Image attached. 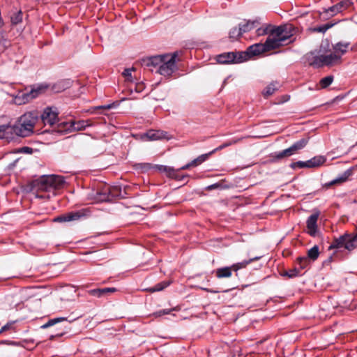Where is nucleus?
Here are the masks:
<instances>
[{"label": "nucleus", "mask_w": 357, "mask_h": 357, "mask_svg": "<svg viewBox=\"0 0 357 357\" xmlns=\"http://www.w3.org/2000/svg\"><path fill=\"white\" fill-rule=\"evenodd\" d=\"M190 167H193V165H191V162H190V163H188V164H187V165H185L183 166L182 167H181L180 169H178V171H179L180 169H187L190 168Z\"/></svg>", "instance_id": "8fccbe9b"}, {"label": "nucleus", "mask_w": 357, "mask_h": 357, "mask_svg": "<svg viewBox=\"0 0 357 357\" xmlns=\"http://www.w3.org/2000/svg\"><path fill=\"white\" fill-rule=\"evenodd\" d=\"M80 217L81 215L79 212H72L56 218L54 219V221L60 222H70L72 220H78Z\"/></svg>", "instance_id": "6ab92c4d"}, {"label": "nucleus", "mask_w": 357, "mask_h": 357, "mask_svg": "<svg viewBox=\"0 0 357 357\" xmlns=\"http://www.w3.org/2000/svg\"><path fill=\"white\" fill-rule=\"evenodd\" d=\"M155 131H156V130H152V129H151V130H147V131H146V132H142V134H146V135H148V134H152V133H151V132H155Z\"/></svg>", "instance_id": "3c124183"}, {"label": "nucleus", "mask_w": 357, "mask_h": 357, "mask_svg": "<svg viewBox=\"0 0 357 357\" xmlns=\"http://www.w3.org/2000/svg\"><path fill=\"white\" fill-rule=\"evenodd\" d=\"M273 43L271 41V36H268L264 43H255L249 46L245 51H241L243 62L250 59L252 56L275 50Z\"/></svg>", "instance_id": "39448f33"}, {"label": "nucleus", "mask_w": 357, "mask_h": 357, "mask_svg": "<svg viewBox=\"0 0 357 357\" xmlns=\"http://www.w3.org/2000/svg\"><path fill=\"white\" fill-rule=\"evenodd\" d=\"M39 118L40 114L38 111L26 112L12 126L10 124L0 125V133L21 134L22 132L33 133Z\"/></svg>", "instance_id": "f03ea898"}, {"label": "nucleus", "mask_w": 357, "mask_h": 357, "mask_svg": "<svg viewBox=\"0 0 357 357\" xmlns=\"http://www.w3.org/2000/svg\"><path fill=\"white\" fill-rule=\"evenodd\" d=\"M294 29L291 25H283L271 29V41L275 50L294 40Z\"/></svg>", "instance_id": "20e7f679"}, {"label": "nucleus", "mask_w": 357, "mask_h": 357, "mask_svg": "<svg viewBox=\"0 0 357 357\" xmlns=\"http://www.w3.org/2000/svg\"><path fill=\"white\" fill-rule=\"evenodd\" d=\"M22 21V12L19 10L11 15L10 22L13 25H16Z\"/></svg>", "instance_id": "2f4dec72"}, {"label": "nucleus", "mask_w": 357, "mask_h": 357, "mask_svg": "<svg viewBox=\"0 0 357 357\" xmlns=\"http://www.w3.org/2000/svg\"><path fill=\"white\" fill-rule=\"evenodd\" d=\"M267 123H268L267 122H264V123H263V128H267V127H268V126H267V125H266Z\"/></svg>", "instance_id": "864d4df0"}, {"label": "nucleus", "mask_w": 357, "mask_h": 357, "mask_svg": "<svg viewBox=\"0 0 357 357\" xmlns=\"http://www.w3.org/2000/svg\"><path fill=\"white\" fill-rule=\"evenodd\" d=\"M296 152L294 151V149H293L292 146H290L289 148L285 149V150H283L282 151L278 153L277 155V158H285V157H289L294 153H296Z\"/></svg>", "instance_id": "72a5a7b5"}, {"label": "nucleus", "mask_w": 357, "mask_h": 357, "mask_svg": "<svg viewBox=\"0 0 357 357\" xmlns=\"http://www.w3.org/2000/svg\"><path fill=\"white\" fill-rule=\"evenodd\" d=\"M12 324H7L5 326H3L1 329L0 330V333H1L3 331H6L10 328Z\"/></svg>", "instance_id": "de8ad7c7"}, {"label": "nucleus", "mask_w": 357, "mask_h": 357, "mask_svg": "<svg viewBox=\"0 0 357 357\" xmlns=\"http://www.w3.org/2000/svg\"><path fill=\"white\" fill-rule=\"evenodd\" d=\"M170 284V282L169 281H163L158 284H157L154 287L145 289L144 291L149 292H155L163 290L165 288L168 287Z\"/></svg>", "instance_id": "bb28decb"}, {"label": "nucleus", "mask_w": 357, "mask_h": 357, "mask_svg": "<svg viewBox=\"0 0 357 357\" xmlns=\"http://www.w3.org/2000/svg\"><path fill=\"white\" fill-rule=\"evenodd\" d=\"M260 258H261V257H255L251 258L248 260H244L241 262L234 264L233 265H231L232 269L234 272H237L240 269L245 268L251 262H252L255 260H258Z\"/></svg>", "instance_id": "5701e85b"}, {"label": "nucleus", "mask_w": 357, "mask_h": 357, "mask_svg": "<svg viewBox=\"0 0 357 357\" xmlns=\"http://www.w3.org/2000/svg\"><path fill=\"white\" fill-rule=\"evenodd\" d=\"M328 47L329 44L328 42H326L325 44L322 43L319 49V53H322V54L319 56H313L312 53L307 54V59L309 61V64L317 68H320L324 66H331L340 63L341 61L340 54H337L335 52L329 54H324L328 52L326 49H328Z\"/></svg>", "instance_id": "7ed1b4c3"}, {"label": "nucleus", "mask_w": 357, "mask_h": 357, "mask_svg": "<svg viewBox=\"0 0 357 357\" xmlns=\"http://www.w3.org/2000/svg\"><path fill=\"white\" fill-rule=\"evenodd\" d=\"M160 134H161V135H163V134H167V132H165V131H162Z\"/></svg>", "instance_id": "4d7b16f0"}, {"label": "nucleus", "mask_w": 357, "mask_h": 357, "mask_svg": "<svg viewBox=\"0 0 357 357\" xmlns=\"http://www.w3.org/2000/svg\"><path fill=\"white\" fill-rule=\"evenodd\" d=\"M14 298H15V297H14V296H13V297H8V298H7V301H8V303L10 305L13 304V305H14V306H17V305L19 304V302H18V301H17H17H13V300H14Z\"/></svg>", "instance_id": "49530a36"}, {"label": "nucleus", "mask_w": 357, "mask_h": 357, "mask_svg": "<svg viewBox=\"0 0 357 357\" xmlns=\"http://www.w3.org/2000/svg\"><path fill=\"white\" fill-rule=\"evenodd\" d=\"M308 160L306 161V162H301V161H299V162H296L295 163H293L291 165V167H294L296 166L297 167H308Z\"/></svg>", "instance_id": "c03bdc74"}, {"label": "nucleus", "mask_w": 357, "mask_h": 357, "mask_svg": "<svg viewBox=\"0 0 357 357\" xmlns=\"http://www.w3.org/2000/svg\"><path fill=\"white\" fill-rule=\"evenodd\" d=\"M349 45L350 43L349 42H339L333 45V50L337 54L342 56L347 52Z\"/></svg>", "instance_id": "4be33fe9"}, {"label": "nucleus", "mask_w": 357, "mask_h": 357, "mask_svg": "<svg viewBox=\"0 0 357 357\" xmlns=\"http://www.w3.org/2000/svg\"><path fill=\"white\" fill-rule=\"evenodd\" d=\"M46 87L39 86L37 89H31L29 93H24L22 95V98L24 102H29L31 100L36 98L39 93L45 90Z\"/></svg>", "instance_id": "aec40b11"}, {"label": "nucleus", "mask_w": 357, "mask_h": 357, "mask_svg": "<svg viewBox=\"0 0 357 357\" xmlns=\"http://www.w3.org/2000/svg\"><path fill=\"white\" fill-rule=\"evenodd\" d=\"M73 295H68L66 290H63L61 292V300L62 301H70L71 300Z\"/></svg>", "instance_id": "37998d69"}, {"label": "nucleus", "mask_w": 357, "mask_h": 357, "mask_svg": "<svg viewBox=\"0 0 357 357\" xmlns=\"http://www.w3.org/2000/svg\"><path fill=\"white\" fill-rule=\"evenodd\" d=\"M89 125L86 121H81L75 122L73 121H62L57 125L58 131L63 132H75L85 130Z\"/></svg>", "instance_id": "9d476101"}, {"label": "nucleus", "mask_w": 357, "mask_h": 357, "mask_svg": "<svg viewBox=\"0 0 357 357\" xmlns=\"http://www.w3.org/2000/svg\"><path fill=\"white\" fill-rule=\"evenodd\" d=\"M232 267L231 266H225L222 268H220L216 269L215 271V276L219 278H229L232 275Z\"/></svg>", "instance_id": "412c9836"}, {"label": "nucleus", "mask_w": 357, "mask_h": 357, "mask_svg": "<svg viewBox=\"0 0 357 357\" xmlns=\"http://www.w3.org/2000/svg\"><path fill=\"white\" fill-rule=\"evenodd\" d=\"M260 24V19L257 18L253 20H244L243 23L239 24L238 26H240L242 33H244L257 28Z\"/></svg>", "instance_id": "dca6fc26"}, {"label": "nucleus", "mask_w": 357, "mask_h": 357, "mask_svg": "<svg viewBox=\"0 0 357 357\" xmlns=\"http://www.w3.org/2000/svg\"><path fill=\"white\" fill-rule=\"evenodd\" d=\"M65 183L64 178L58 175H45L32 182V190L40 199H50L51 194L61 188Z\"/></svg>", "instance_id": "f257e3e1"}, {"label": "nucleus", "mask_w": 357, "mask_h": 357, "mask_svg": "<svg viewBox=\"0 0 357 357\" xmlns=\"http://www.w3.org/2000/svg\"><path fill=\"white\" fill-rule=\"evenodd\" d=\"M5 135H0V139H4Z\"/></svg>", "instance_id": "6e6d98bb"}, {"label": "nucleus", "mask_w": 357, "mask_h": 357, "mask_svg": "<svg viewBox=\"0 0 357 357\" xmlns=\"http://www.w3.org/2000/svg\"><path fill=\"white\" fill-rule=\"evenodd\" d=\"M325 161H326V159L323 156L314 157L308 160V164H307L308 167L311 168V167H319L321 165H322L323 163H324Z\"/></svg>", "instance_id": "a878e982"}, {"label": "nucleus", "mask_w": 357, "mask_h": 357, "mask_svg": "<svg viewBox=\"0 0 357 357\" xmlns=\"http://www.w3.org/2000/svg\"><path fill=\"white\" fill-rule=\"evenodd\" d=\"M176 309L175 308H172V309H169V310H160L158 312H155L153 314L155 317H160V316H162V315H165V314H169L172 310H175Z\"/></svg>", "instance_id": "a19ab883"}, {"label": "nucleus", "mask_w": 357, "mask_h": 357, "mask_svg": "<svg viewBox=\"0 0 357 357\" xmlns=\"http://www.w3.org/2000/svg\"><path fill=\"white\" fill-rule=\"evenodd\" d=\"M116 289L114 287H107L103 289H91L89 291V294L96 297H102L108 294L114 293Z\"/></svg>", "instance_id": "f3484780"}, {"label": "nucleus", "mask_w": 357, "mask_h": 357, "mask_svg": "<svg viewBox=\"0 0 357 357\" xmlns=\"http://www.w3.org/2000/svg\"><path fill=\"white\" fill-rule=\"evenodd\" d=\"M113 190H114V188L111 190L109 187H106L101 191L97 192L95 197L96 201L100 202L109 201L114 197Z\"/></svg>", "instance_id": "2eb2a0df"}, {"label": "nucleus", "mask_w": 357, "mask_h": 357, "mask_svg": "<svg viewBox=\"0 0 357 357\" xmlns=\"http://www.w3.org/2000/svg\"><path fill=\"white\" fill-rule=\"evenodd\" d=\"M357 247V233L348 234L340 236L338 238H334L333 243L329 246L328 249L332 250L335 248H344L345 249L351 251Z\"/></svg>", "instance_id": "423d86ee"}, {"label": "nucleus", "mask_w": 357, "mask_h": 357, "mask_svg": "<svg viewBox=\"0 0 357 357\" xmlns=\"http://www.w3.org/2000/svg\"><path fill=\"white\" fill-rule=\"evenodd\" d=\"M134 137H140L139 139L142 142H151V141H156L161 140L162 139H166L168 140L169 138L164 137V135H133Z\"/></svg>", "instance_id": "393cba45"}, {"label": "nucleus", "mask_w": 357, "mask_h": 357, "mask_svg": "<svg viewBox=\"0 0 357 357\" xmlns=\"http://www.w3.org/2000/svg\"><path fill=\"white\" fill-rule=\"evenodd\" d=\"M53 337H54V335H51L50 339L52 340V339H53Z\"/></svg>", "instance_id": "13d9d810"}, {"label": "nucleus", "mask_w": 357, "mask_h": 357, "mask_svg": "<svg viewBox=\"0 0 357 357\" xmlns=\"http://www.w3.org/2000/svg\"><path fill=\"white\" fill-rule=\"evenodd\" d=\"M334 24V23H326L325 24L312 28V31L313 32L325 33L328 29L333 27Z\"/></svg>", "instance_id": "c756f323"}, {"label": "nucleus", "mask_w": 357, "mask_h": 357, "mask_svg": "<svg viewBox=\"0 0 357 357\" xmlns=\"http://www.w3.org/2000/svg\"><path fill=\"white\" fill-rule=\"evenodd\" d=\"M65 318H63V317H61V318H56V319H51L47 323H46L45 324L41 326V328H46L47 327H50L51 326H53L54 324L62 321V320H64Z\"/></svg>", "instance_id": "ea45409f"}, {"label": "nucleus", "mask_w": 357, "mask_h": 357, "mask_svg": "<svg viewBox=\"0 0 357 357\" xmlns=\"http://www.w3.org/2000/svg\"><path fill=\"white\" fill-rule=\"evenodd\" d=\"M178 55V52H174L172 54H167L165 59H164L165 61H162L161 65L159 66L157 72L165 77L171 76L172 73L177 70L176 60Z\"/></svg>", "instance_id": "0eeeda50"}, {"label": "nucleus", "mask_w": 357, "mask_h": 357, "mask_svg": "<svg viewBox=\"0 0 357 357\" xmlns=\"http://www.w3.org/2000/svg\"><path fill=\"white\" fill-rule=\"evenodd\" d=\"M166 54L162 55H156L153 56H151L149 58H147L144 60H143V65L149 67V66H153V67H158L161 65L162 61H164L165 59Z\"/></svg>", "instance_id": "4468645a"}, {"label": "nucleus", "mask_w": 357, "mask_h": 357, "mask_svg": "<svg viewBox=\"0 0 357 357\" xmlns=\"http://www.w3.org/2000/svg\"><path fill=\"white\" fill-rule=\"evenodd\" d=\"M351 175V172L349 170L346 171L344 174L337 179H335L331 182L332 184L337 183H342L344 182L347 178Z\"/></svg>", "instance_id": "4c0bfd02"}, {"label": "nucleus", "mask_w": 357, "mask_h": 357, "mask_svg": "<svg viewBox=\"0 0 357 357\" xmlns=\"http://www.w3.org/2000/svg\"><path fill=\"white\" fill-rule=\"evenodd\" d=\"M299 273H300V269H298L297 268H294L290 269L289 271H285L282 273V275L287 276L288 278H294V277L298 275Z\"/></svg>", "instance_id": "e433bc0d"}, {"label": "nucleus", "mask_w": 357, "mask_h": 357, "mask_svg": "<svg viewBox=\"0 0 357 357\" xmlns=\"http://www.w3.org/2000/svg\"><path fill=\"white\" fill-rule=\"evenodd\" d=\"M319 255V250L317 245L313 246L307 253V257L312 261H315Z\"/></svg>", "instance_id": "cd10ccee"}, {"label": "nucleus", "mask_w": 357, "mask_h": 357, "mask_svg": "<svg viewBox=\"0 0 357 357\" xmlns=\"http://www.w3.org/2000/svg\"><path fill=\"white\" fill-rule=\"evenodd\" d=\"M319 216V213L316 212L308 217L306 225L307 233L312 236H316L318 232L317 229V220Z\"/></svg>", "instance_id": "9b49d317"}, {"label": "nucleus", "mask_w": 357, "mask_h": 357, "mask_svg": "<svg viewBox=\"0 0 357 357\" xmlns=\"http://www.w3.org/2000/svg\"><path fill=\"white\" fill-rule=\"evenodd\" d=\"M351 3L349 1L344 0L333 6L329 7L326 10V13H330L331 15H334L347 9L351 6Z\"/></svg>", "instance_id": "ddd939ff"}, {"label": "nucleus", "mask_w": 357, "mask_h": 357, "mask_svg": "<svg viewBox=\"0 0 357 357\" xmlns=\"http://www.w3.org/2000/svg\"><path fill=\"white\" fill-rule=\"evenodd\" d=\"M134 70V68H126L123 72V75L126 77H131V72Z\"/></svg>", "instance_id": "a18cd8bd"}, {"label": "nucleus", "mask_w": 357, "mask_h": 357, "mask_svg": "<svg viewBox=\"0 0 357 357\" xmlns=\"http://www.w3.org/2000/svg\"><path fill=\"white\" fill-rule=\"evenodd\" d=\"M155 168L158 171L165 173L168 177L177 179L178 169H174L173 167L165 165H156Z\"/></svg>", "instance_id": "a211bd4d"}, {"label": "nucleus", "mask_w": 357, "mask_h": 357, "mask_svg": "<svg viewBox=\"0 0 357 357\" xmlns=\"http://www.w3.org/2000/svg\"><path fill=\"white\" fill-rule=\"evenodd\" d=\"M296 261L299 265L298 269H300V271L308 266L311 261L306 256L298 257Z\"/></svg>", "instance_id": "c85d7f7f"}, {"label": "nucleus", "mask_w": 357, "mask_h": 357, "mask_svg": "<svg viewBox=\"0 0 357 357\" xmlns=\"http://www.w3.org/2000/svg\"><path fill=\"white\" fill-rule=\"evenodd\" d=\"M277 90L276 84L271 83L268 85L263 91V95L264 97H268L274 93V92Z\"/></svg>", "instance_id": "7c9ffc66"}, {"label": "nucleus", "mask_w": 357, "mask_h": 357, "mask_svg": "<svg viewBox=\"0 0 357 357\" xmlns=\"http://www.w3.org/2000/svg\"><path fill=\"white\" fill-rule=\"evenodd\" d=\"M17 161H18V159L15 160L13 163H10L8 165V169H13L15 167V166L16 163L17 162Z\"/></svg>", "instance_id": "09e8293b"}, {"label": "nucleus", "mask_w": 357, "mask_h": 357, "mask_svg": "<svg viewBox=\"0 0 357 357\" xmlns=\"http://www.w3.org/2000/svg\"><path fill=\"white\" fill-rule=\"evenodd\" d=\"M274 27L271 25H267L266 27H259L257 29V34L258 36L269 34L268 36H271V29Z\"/></svg>", "instance_id": "f704fd0d"}, {"label": "nucleus", "mask_w": 357, "mask_h": 357, "mask_svg": "<svg viewBox=\"0 0 357 357\" xmlns=\"http://www.w3.org/2000/svg\"><path fill=\"white\" fill-rule=\"evenodd\" d=\"M333 81V76H332V75H329V76L322 78L319 81V84H320L321 88V89L327 88L328 86H330L332 84Z\"/></svg>", "instance_id": "473e14b6"}, {"label": "nucleus", "mask_w": 357, "mask_h": 357, "mask_svg": "<svg viewBox=\"0 0 357 357\" xmlns=\"http://www.w3.org/2000/svg\"><path fill=\"white\" fill-rule=\"evenodd\" d=\"M308 139H302L300 141L294 143L291 146L294 149L296 152H297L298 150L303 149L305 146V145L307 144Z\"/></svg>", "instance_id": "c9c22d12"}, {"label": "nucleus", "mask_w": 357, "mask_h": 357, "mask_svg": "<svg viewBox=\"0 0 357 357\" xmlns=\"http://www.w3.org/2000/svg\"><path fill=\"white\" fill-rule=\"evenodd\" d=\"M205 290L208 292H212V293H217L218 292V291H213V290H210V289H205Z\"/></svg>", "instance_id": "603ef678"}, {"label": "nucleus", "mask_w": 357, "mask_h": 357, "mask_svg": "<svg viewBox=\"0 0 357 357\" xmlns=\"http://www.w3.org/2000/svg\"><path fill=\"white\" fill-rule=\"evenodd\" d=\"M237 142H238V140H230L229 142H227L224 143L223 144H222L221 146H220L219 147H218L217 149H215V150L212 151L211 153H207V154H203V155L199 156L198 158H195V160H193L191 162V165H192L193 167L197 166V165H200L201 163H202L203 162H204L208 158V155L210 154L214 153L215 151L221 150L228 146H230L233 144L236 143Z\"/></svg>", "instance_id": "f8f14e48"}, {"label": "nucleus", "mask_w": 357, "mask_h": 357, "mask_svg": "<svg viewBox=\"0 0 357 357\" xmlns=\"http://www.w3.org/2000/svg\"><path fill=\"white\" fill-rule=\"evenodd\" d=\"M243 35L240 26L233 27L229 32V38L231 41L238 40Z\"/></svg>", "instance_id": "b1692460"}, {"label": "nucleus", "mask_w": 357, "mask_h": 357, "mask_svg": "<svg viewBox=\"0 0 357 357\" xmlns=\"http://www.w3.org/2000/svg\"><path fill=\"white\" fill-rule=\"evenodd\" d=\"M41 121L45 126L49 125L50 128L52 129L50 130V129H45L42 131L40 134H46L50 132H56L58 133H61L58 131L57 125L59 123H56V121L58 119V114L56 112L52 110L51 108H46L43 114L40 115Z\"/></svg>", "instance_id": "6e6552de"}, {"label": "nucleus", "mask_w": 357, "mask_h": 357, "mask_svg": "<svg viewBox=\"0 0 357 357\" xmlns=\"http://www.w3.org/2000/svg\"><path fill=\"white\" fill-rule=\"evenodd\" d=\"M119 105V102L116 101V102H113L111 104L98 106L96 108L98 109H110L116 107Z\"/></svg>", "instance_id": "58836bf2"}, {"label": "nucleus", "mask_w": 357, "mask_h": 357, "mask_svg": "<svg viewBox=\"0 0 357 357\" xmlns=\"http://www.w3.org/2000/svg\"><path fill=\"white\" fill-rule=\"evenodd\" d=\"M16 152L31 154L33 152V149L30 147L24 146L19 149Z\"/></svg>", "instance_id": "79ce46f5"}, {"label": "nucleus", "mask_w": 357, "mask_h": 357, "mask_svg": "<svg viewBox=\"0 0 357 357\" xmlns=\"http://www.w3.org/2000/svg\"><path fill=\"white\" fill-rule=\"evenodd\" d=\"M282 130H275L272 134H278L280 132H282Z\"/></svg>", "instance_id": "5fc2aeb1"}, {"label": "nucleus", "mask_w": 357, "mask_h": 357, "mask_svg": "<svg viewBox=\"0 0 357 357\" xmlns=\"http://www.w3.org/2000/svg\"><path fill=\"white\" fill-rule=\"evenodd\" d=\"M215 60L220 64H236L243 63V56L241 51L228 52L218 54Z\"/></svg>", "instance_id": "1a4fd4ad"}]
</instances>
